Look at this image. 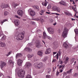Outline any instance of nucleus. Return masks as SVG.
<instances>
[{"mask_svg": "<svg viewBox=\"0 0 78 78\" xmlns=\"http://www.w3.org/2000/svg\"><path fill=\"white\" fill-rule=\"evenodd\" d=\"M25 73V71L23 70H20L18 73V75L20 78H23Z\"/></svg>", "mask_w": 78, "mask_h": 78, "instance_id": "nucleus-1", "label": "nucleus"}, {"mask_svg": "<svg viewBox=\"0 0 78 78\" xmlns=\"http://www.w3.org/2000/svg\"><path fill=\"white\" fill-rule=\"evenodd\" d=\"M24 34L23 33H21L18 35L16 37V39L18 41H20L23 39Z\"/></svg>", "mask_w": 78, "mask_h": 78, "instance_id": "nucleus-2", "label": "nucleus"}, {"mask_svg": "<svg viewBox=\"0 0 78 78\" xmlns=\"http://www.w3.org/2000/svg\"><path fill=\"white\" fill-rule=\"evenodd\" d=\"M68 30L67 29V28L65 27L63 33L62 34V36L63 38H65L67 37V34Z\"/></svg>", "mask_w": 78, "mask_h": 78, "instance_id": "nucleus-3", "label": "nucleus"}, {"mask_svg": "<svg viewBox=\"0 0 78 78\" xmlns=\"http://www.w3.org/2000/svg\"><path fill=\"white\" fill-rule=\"evenodd\" d=\"M46 37H47L48 39H49L50 40H51V37H50V36H47V34H46V33L44 32L43 38L44 39H46Z\"/></svg>", "mask_w": 78, "mask_h": 78, "instance_id": "nucleus-4", "label": "nucleus"}, {"mask_svg": "<svg viewBox=\"0 0 78 78\" xmlns=\"http://www.w3.org/2000/svg\"><path fill=\"white\" fill-rule=\"evenodd\" d=\"M47 30L49 34H54V29L51 28H48Z\"/></svg>", "mask_w": 78, "mask_h": 78, "instance_id": "nucleus-5", "label": "nucleus"}, {"mask_svg": "<svg viewBox=\"0 0 78 78\" xmlns=\"http://www.w3.org/2000/svg\"><path fill=\"white\" fill-rule=\"evenodd\" d=\"M17 14L19 16L22 17L23 15V11L21 10H19L17 12Z\"/></svg>", "mask_w": 78, "mask_h": 78, "instance_id": "nucleus-6", "label": "nucleus"}, {"mask_svg": "<svg viewBox=\"0 0 78 78\" xmlns=\"http://www.w3.org/2000/svg\"><path fill=\"white\" fill-rule=\"evenodd\" d=\"M17 64L19 66H21L23 61L22 60L20 59H18L17 60Z\"/></svg>", "mask_w": 78, "mask_h": 78, "instance_id": "nucleus-7", "label": "nucleus"}, {"mask_svg": "<svg viewBox=\"0 0 78 78\" xmlns=\"http://www.w3.org/2000/svg\"><path fill=\"white\" fill-rule=\"evenodd\" d=\"M36 47H37V48H40V47L41 46V43H40V41L36 40Z\"/></svg>", "mask_w": 78, "mask_h": 78, "instance_id": "nucleus-8", "label": "nucleus"}, {"mask_svg": "<svg viewBox=\"0 0 78 78\" xmlns=\"http://www.w3.org/2000/svg\"><path fill=\"white\" fill-rule=\"evenodd\" d=\"M6 63L4 62H2L1 63V65H0V67L1 69H2L3 67H4L5 66H6Z\"/></svg>", "mask_w": 78, "mask_h": 78, "instance_id": "nucleus-9", "label": "nucleus"}, {"mask_svg": "<svg viewBox=\"0 0 78 78\" xmlns=\"http://www.w3.org/2000/svg\"><path fill=\"white\" fill-rule=\"evenodd\" d=\"M65 66V65H60L59 66V67H58V69H60L62 68V69L59 70L60 72H62V69H64V67Z\"/></svg>", "mask_w": 78, "mask_h": 78, "instance_id": "nucleus-10", "label": "nucleus"}, {"mask_svg": "<svg viewBox=\"0 0 78 78\" xmlns=\"http://www.w3.org/2000/svg\"><path fill=\"white\" fill-rule=\"evenodd\" d=\"M53 9H54V10H56V11L58 12H60V9L59 8L56 7V6H54L53 8Z\"/></svg>", "mask_w": 78, "mask_h": 78, "instance_id": "nucleus-11", "label": "nucleus"}, {"mask_svg": "<svg viewBox=\"0 0 78 78\" xmlns=\"http://www.w3.org/2000/svg\"><path fill=\"white\" fill-rule=\"evenodd\" d=\"M30 14L31 16H34L36 14V13L33 10H31L30 12Z\"/></svg>", "mask_w": 78, "mask_h": 78, "instance_id": "nucleus-12", "label": "nucleus"}, {"mask_svg": "<svg viewBox=\"0 0 78 78\" xmlns=\"http://www.w3.org/2000/svg\"><path fill=\"white\" fill-rule=\"evenodd\" d=\"M59 3L61 5H63L64 6H67V4L65 2L62 0L60 2H59Z\"/></svg>", "mask_w": 78, "mask_h": 78, "instance_id": "nucleus-13", "label": "nucleus"}, {"mask_svg": "<svg viewBox=\"0 0 78 78\" xmlns=\"http://www.w3.org/2000/svg\"><path fill=\"white\" fill-rule=\"evenodd\" d=\"M63 47H64L66 49H67V48H68L69 47V45L67 44L65 42L64 43V44H63Z\"/></svg>", "mask_w": 78, "mask_h": 78, "instance_id": "nucleus-14", "label": "nucleus"}, {"mask_svg": "<svg viewBox=\"0 0 78 78\" xmlns=\"http://www.w3.org/2000/svg\"><path fill=\"white\" fill-rule=\"evenodd\" d=\"M14 23L15 25L18 26L19 24V20H15L14 21Z\"/></svg>", "mask_w": 78, "mask_h": 78, "instance_id": "nucleus-15", "label": "nucleus"}, {"mask_svg": "<svg viewBox=\"0 0 78 78\" xmlns=\"http://www.w3.org/2000/svg\"><path fill=\"white\" fill-rule=\"evenodd\" d=\"M51 53V50L50 48H48L46 49V51H45V54H49Z\"/></svg>", "mask_w": 78, "mask_h": 78, "instance_id": "nucleus-16", "label": "nucleus"}, {"mask_svg": "<svg viewBox=\"0 0 78 78\" xmlns=\"http://www.w3.org/2000/svg\"><path fill=\"white\" fill-rule=\"evenodd\" d=\"M26 68H29V67H31V64L30 63V62H27L26 64Z\"/></svg>", "mask_w": 78, "mask_h": 78, "instance_id": "nucleus-17", "label": "nucleus"}, {"mask_svg": "<svg viewBox=\"0 0 78 78\" xmlns=\"http://www.w3.org/2000/svg\"><path fill=\"white\" fill-rule=\"evenodd\" d=\"M0 37H2L1 39L2 40H4L6 39V36L4 34H1L0 33Z\"/></svg>", "mask_w": 78, "mask_h": 78, "instance_id": "nucleus-18", "label": "nucleus"}, {"mask_svg": "<svg viewBox=\"0 0 78 78\" xmlns=\"http://www.w3.org/2000/svg\"><path fill=\"white\" fill-rule=\"evenodd\" d=\"M43 66L42 65V63L41 62L40 63L38 64L37 66V69H41L42 68Z\"/></svg>", "mask_w": 78, "mask_h": 78, "instance_id": "nucleus-19", "label": "nucleus"}, {"mask_svg": "<svg viewBox=\"0 0 78 78\" xmlns=\"http://www.w3.org/2000/svg\"><path fill=\"white\" fill-rule=\"evenodd\" d=\"M37 54L38 55L40 56H42V55H43V52H42V51H39L38 52Z\"/></svg>", "mask_w": 78, "mask_h": 78, "instance_id": "nucleus-20", "label": "nucleus"}, {"mask_svg": "<svg viewBox=\"0 0 78 78\" xmlns=\"http://www.w3.org/2000/svg\"><path fill=\"white\" fill-rule=\"evenodd\" d=\"M22 56V54L21 53H18L16 55V60H17V58H19V57H21Z\"/></svg>", "mask_w": 78, "mask_h": 78, "instance_id": "nucleus-21", "label": "nucleus"}, {"mask_svg": "<svg viewBox=\"0 0 78 78\" xmlns=\"http://www.w3.org/2000/svg\"><path fill=\"white\" fill-rule=\"evenodd\" d=\"M25 50H27V51H28L29 52L30 51H32V50L30 48H26L24 49Z\"/></svg>", "mask_w": 78, "mask_h": 78, "instance_id": "nucleus-22", "label": "nucleus"}, {"mask_svg": "<svg viewBox=\"0 0 78 78\" xmlns=\"http://www.w3.org/2000/svg\"><path fill=\"white\" fill-rule=\"evenodd\" d=\"M8 63L9 64H12V66H13V65H14V62H13V61H12V60H9Z\"/></svg>", "mask_w": 78, "mask_h": 78, "instance_id": "nucleus-23", "label": "nucleus"}, {"mask_svg": "<svg viewBox=\"0 0 78 78\" xmlns=\"http://www.w3.org/2000/svg\"><path fill=\"white\" fill-rule=\"evenodd\" d=\"M0 46L1 47H5L6 46V44L5 43L1 42L0 43Z\"/></svg>", "mask_w": 78, "mask_h": 78, "instance_id": "nucleus-24", "label": "nucleus"}, {"mask_svg": "<svg viewBox=\"0 0 78 78\" xmlns=\"http://www.w3.org/2000/svg\"><path fill=\"white\" fill-rule=\"evenodd\" d=\"M33 54L30 55H28V59L30 60L31 59V58L33 56Z\"/></svg>", "mask_w": 78, "mask_h": 78, "instance_id": "nucleus-25", "label": "nucleus"}, {"mask_svg": "<svg viewBox=\"0 0 78 78\" xmlns=\"http://www.w3.org/2000/svg\"><path fill=\"white\" fill-rule=\"evenodd\" d=\"M65 14H66V15H67V16H72V14L69 12H65Z\"/></svg>", "mask_w": 78, "mask_h": 78, "instance_id": "nucleus-26", "label": "nucleus"}, {"mask_svg": "<svg viewBox=\"0 0 78 78\" xmlns=\"http://www.w3.org/2000/svg\"><path fill=\"white\" fill-rule=\"evenodd\" d=\"M74 5V6H72V8L73 9L74 11H76L75 9H76V5Z\"/></svg>", "mask_w": 78, "mask_h": 78, "instance_id": "nucleus-27", "label": "nucleus"}, {"mask_svg": "<svg viewBox=\"0 0 78 78\" xmlns=\"http://www.w3.org/2000/svg\"><path fill=\"white\" fill-rule=\"evenodd\" d=\"M74 5V6H72V8L73 9L74 11H76L75 9H76V5Z\"/></svg>", "mask_w": 78, "mask_h": 78, "instance_id": "nucleus-28", "label": "nucleus"}, {"mask_svg": "<svg viewBox=\"0 0 78 78\" xmlns=\"http://www.w3.org/2000/svg\"><path fill=\"white\" fill-rule=\"evenodd\" d=\"M54 47H55L57 46V45H58V43H57L56 42H55L54 43H53V44Z\"/></svg>", "mask_w": 78, "mask_h": 78, "instance_id": "nucleus-29", "label": "nucleus"}, {"mask_svg": "<svg viewBox=\"0 0 78 78\" xmlns=\"http://www.w3.org/2000/svg\"><path fill=\"white\" fill-rule=\"evenodd\" d=\"M34 8L36 9L37 11H39V8L37 5L34 6Z\"/></svg>", "mask_w": 78, "mask_h": 78, "instance_id": "nucleus-30", "label": "nucleus"}, {"mask_svg": "<svg viewBox=\"0 0 78 78\" xmlns=\"http://www.w3.org/2000/svg\"><path fill=\"white\" fill-rule=\"evenodd\" d=\"M38 64L37 63H35L34 64V66L37 69Z\"/></svg>", "mask_w": 78, "mask_h": 78, "instance_id": "nucleus-31", "label": "nucleus"}, {"mask_svg": "<svg viewBox=\"0 0 78 78\" xmlns=\"http://www.w3.org/2000/svg\"><path fill=\"white\" fill-rule=\"evenodd\" d=\"M12 7L14 8H16L17 6H19V5L17 4H14L12 5Z\"/></svg>", "mask_w": 78, "mask_h": 78, "instance_id": "nucleus-32", "label": "nucleus"}, {"mask_svg": "<svg viewBox=\"0 0 78 78\" xmlns=\"http://www.w3.org/2000/svg\"><path fill=\"white\" fill-rule=\"evenodd\" d=\"M37 20H40L41 22H44V20L42 18H40V19H38Z\"/></svg>", "mask_w": 78, "mask_h": 78, "instance_id": "nucleus-33", "label": "nucleus"}, {"mask_svg": "<svg viewBox=\"0 0 78 78\" xmlns=\"http://www.w3.org/2000/svg\"><path fill=\"white\" fill-rule=\"evenodd\" d=\"M74 31L76 33V34H78V30L77 29H74Z\"/></svg>", "mask_w": 78, "mask_h": 78, "instance_id": "nucleus-34", "label": "nucleus"}, {"mask_svg": "<svg viewBox=\"0 0 78 78\" xmlns=\"http://www.w3.org/2000/svg\"><path fill=\"white\" fill-rule=\"evenodd\" d=\"M26 78H32V77L30 75H27L26 77Z\"/></svg>", "mask_w": 78, "mask_h": 78, "instance_id": "nucleus-35", "label": "nucleus"}, {"mask_svg": "<svg viewBox=\"0 0 78 78\" xmlns=\"http://www.w3.org/2000/svg\"><path fill=\"white\" fill-rule=\"evenodd\" d=\"M1 7L2 8V9H3V8H5V5L3 4H2L1 5Z\"/></svg>", "mask_w": 78, "mask_h": 78, "instance_id": "nucleus-36", "label": "nucleus"}, {"mask_svg": "<svg viewBox=\"0 0 78 78\" xmlns=\"http://www.w3.org/2000/svg\"><path fill=\"white\" fill-rule=\"evenodd\" d=\"M8 14H9V13L7 11H5L4 12L5 16H6L7 15H8Z\"/></svg>", "mask_w": 78, "mask_h": 78, "instance_id": "nucleus-37", "label": "nucleus"}, {"mask_svg": "<svg viewBox=\"0 0 78 78\" xmlns=\"http://www.w3.org/2000/svg\"><path fill=\"white\" fill-rule=\"evenodd\" d=\"M72 69H71L69 71H67V73H70L72 72Z\"/></svg>", "mask_w": 78, "mask_h": 78, "instance_id": "nucleus-38", "label": "nucleus"}, {"mask_svg": "<svg viewBox=\"0 0 78 78\" xmlns=\"http://www.w3.org/2000/svg\"><path fill=\"white\" fill-rule=\"evenodd\" d=\"M52 14H55V15H56L57 16H59V15H60V14H58L57 13H52Z\"/></svg>", "mask_w": 78, "mask_h": 78, "instance_id": "nucleus-39", "label": "nucleus"}, {"mask_svg": "<svg viewBox=\"0 0 78 78\" xmlns=\"http://www.w3.org/2000/svg\"><path fill=\"white\" fill-rule=\"evenodd\" d=\"M15 17H16V18H17V19H20V17H19V16H18V15H15Z\"/></svg>", "mask_w": 78, "mask_h": 78, "instance_id": "nucleus-40", "label": "nucleus"}, {"mask_svg": "<svg viewBox=\"0 0 78 78\" xmlns=\"http://www.w3.org/2000/svg\"><path fill=\"white\" fill-rule=\"evenodd\" d=\"M50 8H51L50 5H49L47 7V9H50Z\"/></svg>", "mask_w": 78, "mask_h": 78, "instance_id": "nucleus-41", "label": "nucleus"}, {"mask_svg": "<svg viewBox=\"0 0 78 78\" xmlns=\"http://www.w3.org/2000/svg\"><path fill=\"white\" fill-rule=\"evenodd\" d=\"M63 76H66V75H67V73H66V72H64L63 73Z\"/></svg>", "mask_w": 78, "mask_h": 78, "instance_id": "nucleus-42", "label": "nucleus"}, {"mask_svg": "<svg viewBox=\"0 0 78 78\" xmlns=\"http://www.w3.org/2000/svg\"><path fill=\"white\" fill-rule=\"evenodd\" d=\"M31 24H32V25H35V24H36L35 22L33 21L31 22Z\"/></svg>", "mask_w": 78, "mask_h": 78, "instance_id": "nucleus-43", "label": "nucleus"}, {"mask_svg": "<svg viewBox=\"0 0 78 78\" xmlns=\"http://www.w3.org/2000/svg\"><path fill=\"white\" fill-rule=\"evenodd\" d=\"M4 22H5L3 20V21H2V20L1 21V23L2 25V24H3V23H4Z\"/></svg>", "mask_w": 78, "mask_h": 78, "instance_id": "nucleus-44", "label": "nucleus"}, {"mask_svg": "<svg viewBox=\"0 0 78 78\" xmlns=\"http://www.w3.org/2000/svg\"><path fill=\"white\" fill-rule=\"evenodd\" d=\"M74 60H75V59L74 58H72V59L71 60V62H72V63H73V62H74Z\"/></svg>", "mask_w": 78, "mask_h": 78, "instance_id": "nucleus-45", "label": "nucleus"}, {"mask_svg": "<svg viewBox=\"0 0 78 78\" xmlns=\"http://www.w3.org/2000/svg\"><path fill=\"white\" fill-rule=\"evenodd\" d=\"M59 72L58 71H57L56 74V76H58V75H59Z\"/></svg>", "mask_w": 78, "mask_h": 78, "instance_id": "nucleus-46", "label": "nucleus"}, {"mask_svg": "<svg viewBox=\"0 0 78 78\" xmlns=\"http://www.w3.org/2000/svg\"><path fill=\"white\" fill-rule=\"evenodd\" d=\"M5 8H8V7H9V6H8V5H4Z\"/></svg>", "mask_w": 78, "mask_h": 78, "instance_id": "nucleus-47", "label": "nucleus"}, {"mask_svg": "<svg viewBox=\"0 0 78 78\" xmlns=\"http://www.w3.org/2000/svg\"><path fill=\"white\" fill-rule=\"evenodd\" d=\"M74 76H78V73H75L74 74Z\"/></svg>", "mask_w": 78, "mask_h": 78, "instance_id": "nucleus-48", "label": "nucleus"}, {"mask_svg": "<svg viewBox=\"0 0 78 78\" xmlns=\"http://www.w3.org/2000/svg\"><path fill=\"white\" fill-rule=\"evenodd\" d=\"M56 59H53L52 61V62H56Z\"/></svg>", "mask_w": 78, "mask_h": 78, "instance_id": "nucleus-49", "label": "nucleus"}, {"mask_svg": "<svg viewBox=\"0 0 78 78\" xmlns=\"http://www.w3.org/2000/svg\"><path fill=\"white\" fill-rule=\"evenodd\" d=\"M69 58L68 57L66 58L65 60V61H69Z\"/></svg>", "mask_w": 78, "mask_h": 78, "instance_id": "nucleus-50", "label": "nucleus"}, {"mask_svg": "<svg viewBox=\"0 0 78 78\" xmlns=\"http://www.w3.org/2000/svg\"><path fill=\"white\" fill-rule=\"evenodd\" d=\"M47 2H45V3H44V6H47Z\"/></svg>", "mask_w": 78, "mask_h": 78, "instance_id": "nucleus-51", "label": "nucleus"}, {"mask_svg": "<svg viewBox=\"0 0 78 78\" xmlns=\"http://www.w3.org/2000/svg\"><path fill=\"white\" fill-rule=\"evenodd\" d=\"M11 54V52H9L8 53V54L7 55H6V56H9V55Z\"/></svg>", "mask_w": 78, "mask_h": 78, "instance_id": "nucleus-52", "label": "nucleus"}, {"mask_svg": "<svg viewBox=\"0 0 78 78\" xmlns=\"http://www.w3.org/2000/svg\"><path fill=\"white\" fill-rule=\"evenodd\" d=\"M47 57H46L44 59L46 61L47 59Z\"/></svg>", "mask_w": 78, "mask_h": 78, "instance_id": "nucleus-53", "label": "nucleus"}, {"mask_svg": "<svg viewBox=\"0 0 78 78\" xmlns=\"http://www.w3.org/2000/svg\"><path fill=\"white\" fill-rule=\"evenodd\" d=\"M60 62H61L60 64H63V62H62V60H60Z\"/></svg>", "mask_w": 78, "mask_h": 78, "instance_id": "nucleus-54", "label": "nucleus"}, {"mask_svg": "<svg viewBox=\"0 0 78 78\" xmlns=\"http://www.w3.org/2000/svg\"><path fill=\"white\" fill-rule=\"evenodd\" d=\"M42 35H40L38 36V37H40V38H41V37H42Z\"/></svg>", "mask_w": 78, "mask_h": 78, "instance_id": "nucleus-55", "label": "nucleus"}, {"mask_svg": "<svg viewBox=\"0 0 78 78\" xmlns=\"http://www.w3.org/2000/svg\"><path fill=\"white\" fill-rule=\"evenodd\" d=\"M58 33H60V32L61 31L60 29H58Z\"/></svg>", "mask_w": 78, "mask_h": 78, "instance_id": "nucleus-56", "label": "nucleus"}, {"mask_svg": "<svg viewBox=\"0 0 78 78\" xmlns=\"http://www.w3.org/2000/svg\"><path fill=\"white\" fill-rule=\"evenodd\" d=\"M53 22V20H50V22L51 23H52V22Z\"/></svg>", "mask_w": 78, "mask_h": 78, "instance_id": "nucleus-57", "label": "nucleus"}, {"mask_svg": "<svg viewBox=\"0 0 78 78\" xmlns=\"http://www.w3.org/2000/svg\"><path fill=\"white\" fill-rule=\"evenodd\" d=\"M29 45L30 46H31V45H33V43H30L29 44Z\"/></svg>", "mask_w": 78, "mask_h": 78, "instance_id": "nucleus-58", "label": "nucleus"}, {"mask_svg": "<svg viewBox=\"0 0 78 78\" xmlns=\"http://www.w3.org/2000/svg\"><path fill=\"white\" fill-rule=\"evenodd\" d=\"M71 20L72 21H75V19H73V18H72Z\"/></svg>", "mask_w": 78, "mask_h": 78, "instance_id": "nucleus-59", "label": "nucleus"}, {"mask_svg": "<svg viewBox=\"0 0 78 78\" xmlns=\"http://www.w3.org/2000/svg\"><path fill=\"white\" fill-rule=\"evenodd\" d=\"M46 14H50V12H46Z\"/></svg>", "mask_w": 78, "mask_h": 78, "instance_id": "nucleus-60", "label": "nucleus"}, {"mask_svg": "<svg viewBox=\"0 0 78 78\" xmlns=\"http://www.w3.org/2000/svg\"><path fill=\"white\" fill-rule=\"evenodd\" d=\"M42 61L43 62H45V61H46V60H45L44 58V59H43Z\"/></svg>", "mask_w": 78, "mask_h": 78, "instance_id": "nucleus-61", "label": "nucleus"}, {"mask_svg": "<svg viewBox=\"0 0 78 78\" xmlns=\"http://www.w3.org/2000/svg\"><path fill=\"white\" fill-rule=\"evenodd\" d=\"M44 11L43 10H41V13H44Z\"/></svg>", "mask_w": 78, "mask_h": 78, "instance_id": "nucleus-62", "label": "nucleus"}, {"mask_svg": "<svg viewBox=\"0 0 78 78\" xmlns=\"http://www.w3.org/2000/svg\"><path fill=\"white\" fill-rule=\"evenodd\" d=\"M2 75H3V74L0 73V77L1 76H2Z\"/></svg>", "mask_w": 78, "mask_h": 78, "instance_id": "nucleus-63", "label": "nucleus"}, {"mask_svg": "<svg viewBox=\"0 0 78 78\" xmlns=\"http://www.w3.org/2000/svg\"><path fill=\"white\" fill-rule=\"evenodd\" d=\"M4 22H6V21H7V20L6 19L4 20Z\"/></svg>", "mask_w": 78, "mask_h": 78, "instance_id": "nucleus-64", "label": "nucleus"}]
</instances>
